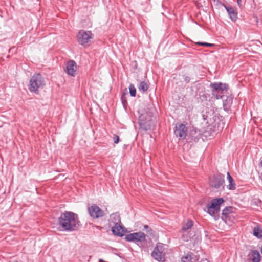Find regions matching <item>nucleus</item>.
<instances>
[{
  "instance_id": "nucleus-34",
  "label": "nucleus",
  "mask_w": 262,
  "mask_h": 262,
  "mask_svg": "<svg viewBox=\"0 0 262 262\" xmlns=\"http://www.w3.org/2000/svg\"><path fill=\"white\" fill-rule=\"evenodd\" d=\"M194 236H195V235H192V233H190V235H189V239L192 238Z\"/></svg>"
},
{
  "instance_id": "nucleus-15",
  "label": "nucleus",
  "mask_w": 262,
  "mask_h": 262,
  "mask_svg": "<svg viewBox=\"0 0 262 262\" xmlns=\"http://www.w3.org/2000/svg\"><path fill=\"white\" fill-rule=\"evenodd\" d=\"M181 76L184 81H179L176 82V84L178 85L179 89H184L186 86L185 84L189 83L193 78L188 73L183 74L181 75Z\"/></svg>"
},
{
  "instance_id": "nucleus-16",
  "label": "nucleus",
  "mask_w": 262,
  "mask_h": 262,
  "mask_svg": "<svg viewBox=\"0 0 262 262\" xmlns=\"http://www.w3.org/2000/svg\"><path fill=\"white\" fill-rule=\"evenodd\" d=\"M225 96L223 95V107L225 111L229 112L231 111V106L233 102V98L231 96H226V99H224Z\"/></svg>"
},
{
  "instance_id": "nucleus-35",
  "label": "nucleus",
  "mask_w": 262,
  "mask_h": 262,
  "mask_svg": "<svg viewBox=\"0 0 262 262\" xmlns=\"http://www.w3.org/2000/svg\"><path fill=\"white\" fill-rule=\"evenodd\" d=\"M99 262H105V261H104L102 259H99Z\"/></svg>"
},
{
  "instance_id": "nucleus-29",
  "label": "nucleus",
  "mask_w": 262,
  "mask_h": 262,
  "mask_svg": "<svg viewBox=\"0 0 262 262\" xmlns=\"http://www.w3.org/2000/svg\"><path fill=\"white\" fill-rule=\"evenodd\" d=\"M196 45H198L199 46H205V47H212L214 46V44L212 43H209L207 42H198L196 43Z\"/></svg>"
},
{
  "instance_id": "nucleus-31",
  "label": "nucleus",
  "mask_w": 262,
  "mask_h": 262,
  "mask_svg": "<svg viewBox=\"0 0 262 262\" xmlns=\"http://www.w3.org/2000/svg\"><path fill=\"white\" fill-rule=\"evenodd\" d=\"M253 19L254 22H255L256 25H257L258 23V17L256 15H253Z\"/></svg>"
},
{
  "instance_id": "nucleus-17",
  "label": "nucleus",
  "mask_w": 262,
  "mask_h": 262,
  "mask_svg": "<svg viewBox=\"0 0 262 262\" xmlns=\"http://www.w3.org/2000/svg\"><path fill=\"white\" fill-rule=\"evenodd\" d=\"M207 212L209 215H210L211 216L213 217V218L215 220H217L219 219V217H220V215H219L220 211H218L216 209H215V208H214L213 206H212L210 204H208V205L207 206Z\"/></svg>"
},
{
  "instance_id": "nucleus-3",
  "label": "nucleus",
  "mask_w": 262,
  "mask_h": 262,
  "mask_svg": "<svg viewBox=\"0 0 262 262\" xmlns=\"http://www.w3.org/2000/svg\"><path fill=\"white\" fill-rule=\"evenodd\" d=\"M45 84L42 75L40 73H35L30 79L28 89L30 92L38 94L39 89H42Z\"/></svg>"
},
{
  "instance_id": "nucleus-11",
  "label": "nucleus",
  "mask_w": 262,
  "mask_h": 262,
  "mask_svg": "<svg viewBox=\"0 0 262 262\" xmlns=\"http://www.w3.org/2000/svg\"><path fill=\"white\" fill-rule=\"evenodd\" d=\"M188 132V128L183 123L177 124L175 126L174 130V135L176 137L181 139L186 138Z\"/></svg>"
},
{
  "instance_id": "nucleus-12",
  "label": "nucleus",
  "mask_w": 262,
  "mask_h": 262,
  "mask_svg": "<svg viewBox=\"0 0 262 262\" xmlns=\"http://www.w3.org/2000/svg\"><path fill=\"white\" fill-rule=\"evenodd\" d=\"M223 6L226 10L231 20L233 22L236 21L238 18L237 8L231 5L227 6L226 4H223Z\"/></svg>"
},
{
  "instance_id": "nucleus-7",
  "label": "nucleus",
  "mask_w": 262,
  "mask_h": 262,
  "mask_svg": "<svg viewBox=\"0 0 262 262\" xmlns=\"http://www.w3.org/2000/svg\"><path fill=\"white\" fill-rule=\"evenodd\" d=\"M224 175L217 173L210 176L209 178V185L210 187L218 189L223 186L225 183Z\"/></svg>"
},
{
  "instance_id": "nucleus-26",
  "label": "nucleus",
  "mask_w": 262,
  "mask_h": 262,
  "mask_svg": "<svg viewBox=\"0 0 262 262\" xmlns=\"http://www.w3.org/2000/svg\"><path fill=\"white\" fill-rule=\"evenodd\" d=\"M129 91L130 95L132 97H135L136 95V89L133 84H130L129 86Z\"/></svg>"
},
{
  "instance_id": "nucleus-14",
  "label": "nucleus",
  "mask_w": 262,
  "mask_h": 262,
  "mask_svg": "<svg viewBox=\"0 0 262 262\" xmlns=\"http://www.w3.org/2000/svg\"><path fill=\"white\" fill-rule=\"evenodd\" d=\"M77 64L73 60H69L66 64V69L64 70L66 73L73 77L76 75Z\"/></svg>"
},
{
  "instance_id": "nucleus-28",
  "label": "nucleus",
  "mask_w": 262,
  "mask_h": 262,
  "mask_svg": "<svg viewBox=\"0 0 262 262\" xmlns=\"http://www.w3.org/2000/svg\"><path fill=\"white\" fill-rule=\"evenodd\" d=\"M209 97V95L208 94H205V93H204V94L200 95V97L201 100L202 101H207Z\"/></svg>"
},
{
  "instance_id": "nucleus-23",
  "label": "nucleus",
  "mask_w": 262,
  "mask_h": 262,
  "mask_svg": "<svg viewBox=\"0 0 262 262\" xmlns=\"http://www.w3.org/2000/svg\"><path fill=\"white\" fill-rule=\"evenodd\" d=\"M193 225V222L190 220H187L186 222L183 224V225L182 228V231L183 232H185L189 229L191 228Z\"/></svg>"
},
{
  "instance_id": "nucleus-1",
  "label": "nucleus",
  "mask_w": 262,
  "mask_h": 262,
  "mask_svg": "<svg viewBox=\"0 0 262 262\" xmlns=\"http://www.w3.org/2000/svg\"><path fill=\"white\" fill-rule=\"evenodd\" d=\"M58 224L62 230L73 232L78 230L80 227L78 215L74 212L65 211L58 219Z\"/></svg>"
},
{
  "instance_id": "nucleus-13",
  "label": "nucleus",
  "mask_w": 262,
  "mask_h": 262,
  "mask_svg": "<svg viewBox=\"0 0 262 262\" xmlns=\"http://www.w3.org/2000/svg\"><path fill=\"white\" fill-rule=\"evenodd\" d=\"M111 231L114 235L119 237H123L124 233L127 232L126 229L119 223H115L114 226L112 227Z\"/></svg>"
},
{
  "instance_id": "nucleus-24",
  "label": "nucleus",
  "mask_w": 262,
  "mask_h": 262,
  "mask_svg": "<svg viewBox=\"0 0 262 262\" xmlns=\"http://www.w3.org/2000/svg\"><path fill=\"white\" fill-rule=\"evenodd\" d=\"M253 235L258 238H262V229L259 225L255 227L253 230Z\"/></svg>"
},
{
  "instance_id": "nucleus-27",
  "label": "nucleus",
  "mask_w": 262,
  "mask_h": 262,
  "mask_svg": "<svg viewBox=\"0 0 262 262\" xmlns=\"http://www.w3.org/2000/svg\"><path fill=\"white\" fill-rule=\"evenodd\" d=\"M144 228L146 229V233L150 235H154V231L152 229L149 227L147 225L144 226Z\"/></svg>"
},
{
  "instance_id": "nucleus-37",
  "label": "nucleus",
  "mask_w": 262,
  "mask_h": 262,
  "mask_svg": "<svg viewBox=\"0 0 262 262\" xmlns=\"http://www.w3.org/2000/svg\"><path fill=\"white\" fill-rule=\"evenodd\" d=\"M9 262H18V261L15 260V261H9Z\"/></svg>"
},
{
  "instance_id": "nucleus-10",
  "label": "nucleus",
  "mask_w": 262,
  "mask_h": 262,
  "mask_svg": "<svg viewBox=\"0 0 262 262\" xmlns=\"http://www.w3.org/2000/svg\"><path fill=\"white\" fill-rule=\"evenodd\" d=\"M235 208L233 206L226 207L222 212L221 219L227 224L231 225L232 221H231L230 215L234 212Z\"/></svg>"
},
{
  "instance_id": "nucleus-20",
  "label": "nucleus",
  "mask_w": 262,
  "mask_h": 262,
  "mask_svg": "<svg viewBox=\"0 0 262 262\" xmlns=\"http://www.w3.org/2000/svg\"><path fill=\"white\" fill-rule=\"evenodd\" d=\"M190 136L191 137V140L194 142H198L199 140L201 138V134L200 130L197 131L196 130H192L190 133Z\"/></svg>"
},
{
  "instance_id": "nucleus-33",
  "label": "nucleus",
  "mask_w": 262,
  "mask_h": 262,
  "mask_svg": "<svg viewBox=\"0 0 262 262\" xmlns=\"http://www.w3.org/2000/svg\"><path fill=\"white\" fill-rule=\"evenodd\" d=\"M237 4L241 7L242 6L241 5V0H237Z\"/></svg>"
},
{
  "instance_id": "nucleus-8",
  "label": "nucleus",
  "mask_w": 262,
  "mask_h": 262,
  "mask_svg": "<svg viewBox=\"0 0 262 262\" xmlns=\"http://www.w3.org/2000/svg\"><path fill=\"white\" fill-rule=\"evenodd\" d=\"M125 239L126 241L137 243L140 242L142 245V242L146 241V235L142 232H134L126 235ZM141 247L142 245L140 246Z\"/></svg>"
},
{
  "instance_id": "nucleus-2",
  "label": "nucleus",
  "mask_w": 262,
  "mask_h": 262,
  "mask_svg": "<svg viewBox=\"0 0 262 262\" xmlns=\"http://www.w3.org/2000/svg\"><path fill=\"white\" fill-rule=\"evenodd\" d=\"M154 107L152 104H148L147 109L144 108L139 117L140 127L144 131L154 129L156 124V120L153 116Z\"/></svg>"
},
{
  "instance_id": "nucleus-9",
  "label": "nucleus",
  "mask_w": 262,
  "mask_h": 262,
  "mask_svg": "<svg viewBox=\"0 0 262 262\" xmlns=\"http://www.w3.org/2000/svg\"><path fill=\"white\" fill-rule=\"evenodd\" d=\"M88 211L90 216L94 219L102 217L104 215V211L96 204L88 207Z\"/></svg>"
},
{
  "instance_id": "nucleus-38",
  "label": "nucleus",
  "mask_w": 262,
  "mask_h": 262,
  "mask_svg": "<svg viewBox=\"0 0 262 262\" xmlns=\"http://www.w3.org/2000/svg\"><path fill=\"white\" fill-rule=\"evenodd\" d=\"M21 1H23V0H20Z\"/></svg>"
},
{
  "instance_id": "nucleus-4",
  "label": "nucleus",
  "mask_w": 262,
  "mask_h": 262,
  "mask_svg": "<svg viewBox=\"0 0 262 262\" xmlns=\"http://www.w3.org/2000/svg\"><path fill=\"white\" fill-rule=\"evenodd\" d=\"M211 88L212 94L216 99H223V93L224 91L226 92L229 89V85L227 83H223L221 82H215L211 83L210 85Z\"/></svg>"
},
{
  "instance_id": "nucleus-19",
  "label": "nucleus",
  "mask_w": 262,
  "mask_h": 262,
  "mask_svg": "<svg viewBox=\"0 0 262 262\" xmlns=\"http://www.w3.org/2000/svg\"><path fill=\"white\" fill-rule=\"evenodd\" d=\"M227 179L229 183V184L227 185V187L229 190H235L236 189V184L234 182L233 178L232 177L229 172H227Z\"/></svg>"
},
{
  "instance_id": "nucleus-22",
  "label": "nucleus",
  "mask_w": 262,
  "mask_h": 262,
  "mask_svg": "<svg viewBox=\"0 0 262 262\" xmlns=\"http://www.w3.org/2000/svg\"><path fill=\"white\" fill-rule=\"evenodd\" d=\"M128 95L127 89L125 88L124 91L122 93L121 97V100L123 106V107L125 109L127 108V106L128 105L127 100V96Z\"/></svg>"
},
{
  "instance_id": "nucleus-36",
  "label": "nucleus",
  "mask_w": 262,
  "mask_h": 262,
  "mask_svg": "<svg viewBox=\"0 0 262 262\" xmlns=\"http://www.w3.org/2000/svg\"><path fill=\"white\" fill-rule=\"evenodd\" d=\"M184 240L185 241H188L189 239L188 238H187V239L184 238Z\"/></svg>"
},
{
  "instance_id": "nucleus-5",
  "label": "nucleus",
  "mask_w": 262,
  "mask_h": 262,
  "mask_svg": "<svg viewBox=\"0 0 262 262\" xmlns=\"http://www.w3.org/2000/svg\"><path fill=\"white\" fill-rule=\"evenodd\" d=\"M166 245L161 243H158L151 253V256L158 261H164L165 260V255Z\"/></svg>"
},
{
  "instance_id": "nucleus-25",
  "label": "nucleus",
  "mask_w": 262,
  "mask_h": 262,
  "mask_svg": "<svg viewBox=\"0 0 262 262\" xmlns=\"http://www.w3.org/2000/svg\"><path fill=\"white\" fill-rule=\"evenodd\" d=\"M138 87L140 91L145 92L148 90L149 85L146 82L143 81L140 82Z\"/></svg>"
},
{
  "instance_id": "nucleus-30",
  "label": "nucleus",
  "mask_w": 262,
  "mask_h": 262,
  "mask_svg": "<svg viewBox=\"0 0 262 262\" xmlns=\"http://www.w3.org/2000/svg\"><path fill=\"white\" fill-rule=\"evenodd\" d=\"M113 139L114 143L115 144H118L119 142L120 138H119V137L117 135L114 134L113 135Z\"/></svg>"
},
{
  "instance_id": "nucleus-32",
  "label": "nucleus",
  "mask_w": 262,
  "mask_h": 262,
  "mask_svg": "<svg viewBox=\"0 0 262 262\" xmlns=\"http://www.w3.org/2000/svg\"><path fill=\"white\" fill-rule=\"evenodd\" d=\"M214 2H216L217 4L221 5L223 6V4H225L224 3H222L220 0H213Z\"/></svg>"
},
{
  "instance_id": "nucleus-6",
  "label": "nucleus",
  "mask_w": 262,
  "mask_h": 262,
  "mask_svg": "<svg viewBox=\"0 0 262 262\" xmlns=\"http://www.w3.org/2000/svg\"><path fill=\"white\" fill-rule=\"evenodd\" d=\"M93 37V34L90 31L80 30L79 31L77 38L78 43L82 46L85 47L86 45L90 42L91 39Z\"/></svg>"
},
{
  "instance_id": "nucleus-18",
  "label": "nucleus",
  "mask_w": 262,
  "mask_h": 262,
  "mask_svg": "<svg viewBox=\"0 0 262 262\" xmlns=\"http://www.w3.org/2000/svg\"><path fill=\"white\" fill-rule=\"evenodd\" d=\"M224 202L225 200L223 198H216L211 201L210 205L220 212L221 206Z\"/></svg>"
},
{
  "instance_id": "nucleus-21",
  "label": "nucleus",
  "mask_w": 262,
  "mask_h": 262,
  "mask_svg": "<svg viewBox=\"0 0 262 262\" xmlns=\"http://www.w3.org/2000/svg\"><path fill=\"white\" fill-rule=\"evenodd\" d=\"M250 254L251 255L252 262H259L261 256L259 252L257 250H252Z\"/></svg>"
}]
</instances>
